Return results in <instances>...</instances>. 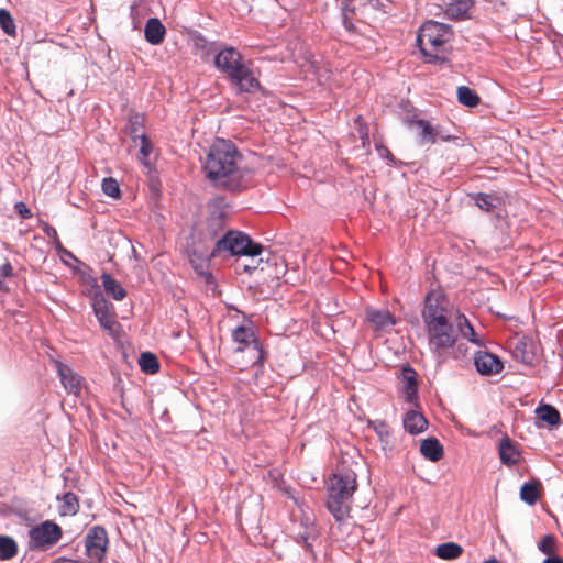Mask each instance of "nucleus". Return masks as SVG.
<instances>
[{
    "label": "nucleus",
    "mask_w": 563,
    "mask_h": 563,
    "mask_svg": "<svg viewBox=\"0 0 563 563\" xmlns=\"http://www.w3.org/2000/svg\"><path fill=\"white\" fill-rule=\"evenodd\" d=\"M420 452L427 460L438 462L443 457V446L437 438H428L421 441Z\"/></svg>",
    "instance_id": "nucleus-21"
},
{
    "label": "nucleus",
    "mask_w": 563,
    "mask_h": 563,
    "mask_svg": "<svg viewBox=\"0 0 563 563\" xmlns=\"http://www.w3.org/2000/svg\"><path fill=\"white\" fill-rule=\"evenodd\" d=\"M474 363L476 369L482 375L498 374L504 368L501 361L496 355L488 352H479L475 356Z\"/></svg>",
    "instance_id": "nucleus-12"
},
{
    "label": "nucleus",
    "mask_w": 563,
    "mask_h": 563,
    "mask_svg": "<svg viewBox=\"0 0 563 563\" xmlns=\"http://www.w3.org/2000/svg\"><path fill=\"white\" fill-rule=\"evenodd\" d=\"M301 514L298 517L297 515H294V519H297V529H303L308 527V522L316 523L314 517L312 514L305 512L303 510H300Z\"/></svg>",
    "instance_id": "nucleus-39"
},
{
    "label": "nucleus",
    "mask_w": 563,
    "mask_h": 563,
    "mask_svg": "<svg viewBox=\"0 0 563 563\" xmlns=\"http://www.w3.org/2000/svg\"><path fill=\"white\" fill-rule=\"evenodd\" d=\"M57 372L64 388L75 396H78L82 388V378L69 366L57 362Z\"/></svg>",
    "instance_id": "nucleus-11"
},
{
    "label": "nucleus",
    "mask_w": 563,
    "mask_h": 563,
    "mask_svg": "<svg viewBox=\"0 0 563 563\" xmlns=\"http://www.w3.org/2000/svg\"><path fill=\"white\" fill-rule=\"evenodd\" d=\"M462 553V547L454 542L442 543L438 545L435 549V554L443 560H455Z\"/></svg>",
    "instance_id": "nucleus-25"
},
{
    "label": "nucleus",
    "mask_w": 563,
    "mask_h": 563,
    "mask_svg": "<svg viewBox=\"0 0 563 563\" xmlns=\"http://www.w3.org/2000/svg\"><path fill=\"white\" fill-rule=\"evenodd\" d=\"M538 549L547 554L551 555L556 551V540L552 534L544 536L541 541L538 543Z\"/></svg>",
    "instance_id": "nucleus-37"
},
{
    "label": "nucleus",
    "mask_w": 563,
    "mask_h": 563,
    "mask_svg": "<svg viewBox=\"0 0 563 563\" xmlns=\"http://www.w3.org/2000/svg\"><path fill=\"white\" fill-rule=\"evenodd\" d=\"M139 365L142 372L146 374H155L159 369L158 360L156 355L151 352H144L140 355Z\"/></svg>",
    "instance_id": "nucleus-29"
},
{
    "label": "nucleus",
    "mask_w": 563,
    "mask_h": 563,
    "mask_svg": "<svg viewBox=\"0 0 563 563\" xmlns=\"http://www.w3.org/2000/svg\"><path fill=\"white\" fill-rule=\"evenodd\" d=\"M484 563H499L496 559H489L485 561Z\"/></svg>",
    "instance_id": "nucleus-46"
},
{
    "label": "nucleus",
    "mask_w": 563,
    "mask_h": 563,
    "mask_svg": "<svg viewBox=\"0 0 563 563\" xmlns=\"http://www.w3.org/2000/svg\"><path fill=\"white\" fill-rule=\"evenodd\" d=\"M211 250L212 249L205 246L202 249L192 247L188 251L190 264L200 275L207 272L209 260L217 256L211 254Z\"/></svg>",
    "instance_id": "nucleus-16"
},
{
    "label": "nucleus",
    "mask_w": 563,
    "mask_h": 563,
    "mask_svg": "<svg viewBox=\"0 0 563 563\" xmlns=\"http://www.w3.org/2000/svg\"><path fill=\"white\" fill-rule=\"evenodd\" d=\"M537 417L553 427L556 426L560 421L559 411L551 405H540L536 409Z\"/></svg>",
    "instance_id": "nucleus-26"
},
{
    "label": "nucleus",
    "mask_w": 563,
    "mask_h": 563,
    "mask_svg": "<svg viewBox=\"0 0 563 563\" xmlns=\"http://www.w3.org/2000/svg\"><path fill=\"white\" fill-rule=\"evenodd\" d=\"M402 376L405 380L404 387L417 388V373L412 368H405L402 371Z\"/></svg>",
    "instance_id": "nucleus-40"
},
{
    "label": "nucleus",
    "mask_w": 563,
    "mask_h": 563,
    "mask_svg": "<svg viewBox=\"0 0 563 563\" xmlns=\"http://www.w3.org/2000/svg\"><path fill=\"white\" fill-rule=\"evenodd\" d=\"M422 319L428 346L438 365H442L450 357L466 354L467 349L464 344H457L459 333L471 343L477 346L483 345V341L477 336L468 319L455 311L449 299L440 291H431L427 295Z\"/></svg>",
    "instance_id": "nucleus-1"
},
{
    "label": "nucleus",
    "mask_w": 563,
    "mask_h": 563,
    "mask_svg": "<svg viewBox=\"0 0 563 563\" xmlns=\"http://www.w3.org/2000/svg\"><path fill=\"white\" fill-rule=\"evenodd\" d=\"M404 428L411 434H418L427 429L428 421L424 416L416 410L409 409L402 419Z\"/></svg>",
    "instance_id": "nucleus-17"
},
{
    "label": "nucleus",
    "mask_w": 563,
    "mask_h": 563,
    "mask_svg": "<svg viewBox=\"0 0 563 563\" xmlns=\"http://www.w3.org/2000/svg\"><path fill=\"white\" fill-rule=\"evenodd\" d=\"M499 457L506 465H515L520 460L518 446L508 438L504 437L499 443Z\"/></svg>",
    "instance_id": "nucleus-20"
},
{
    "label": "nucleus",
    "mask_w": 563,
    "mask_h": 563,
    "mask_svg": "<svg viewBox=\"0 0 563 563\" xmlns=\"http://www.w3.org/2000/svg\"><path fill=\"white\" fill-rule=\"evenodd\" d=\"M244 65L241 54L234 47H225L214 56L216 68L230 79L241 73Z\"/></svg>",
    "instance_id": "nucleus-9"
},
{
    "label": "nucleus",
    "mask_w": 563,
    "mask_h": 563,
    "mask_svg": "<svg viewBox=\"0 0 563 563\" xmlns=\"http://www.w3.org/2000/svg\"><path fill=\"white\" fill-rule=\"evenodd\" d=\"M143 123L144 118L141 114L132 115L129 121L128 133L134 143H137L139 139L146 136L143 131Z\"/></svg>",
    "instance_id": "nucleus-30"
},
{
    "label": "nucleus",
    "mask_w": 563,
    "mask_h": 563,
    "mask_svg": "<svg viewBox=\"0 0 563 563\" xmlns=\"http://www.w3.org/2000/svg\"><path fill=\"white\" fill-rule=\"evenodd\" d=\"M366 319L375 330H384L395 324V319L387 309L369 308L366 310Z\"/></svg>",
    "instance_id": "nucleus-19"
},
{
    "label": "nucleus",
    "mask_w": 563,
    "mask_h": 563,
    "mask_svg": "<svg viewBox=\"0 0 563 563\" xmlns=\"http://www.w3.org/2000/svg\"><path fill=\"white\" fill-rule=\"evenodd\" d=\"M92 307L100 325L112 332L117 322L113 313L110 311L108 301L102 297L95 298Z\"/></svg>",
    "instance_id": "nucleus-14"
},
{
    "label": "nucleus",
    "mask_w": 563,
    "mask_h": 563,
    "mask_svg": "<svg viewBox=\"0 0 563 563\" xmlns=\"http://www.w3.org/2000/svg\"><path fill=\"white\" fill-rule=\"evenodd\" d=\"M78 510L79 501L77 496L71 492L65 493L60 498L59 514L62 516H74Z\"/></svg>",
    "instance_id": "nucleus-24"
},
{
    "label": "nucleus",
    "mask_w": 563,
    "mask_h": 563,
    "mask_svg": "<svg viewBox=\"0 0 563 563\" xmlns=\"http://www.w3.org/2000/svg\"><path fill=\"white\" fill-rule=\"evenodd\" d=\"M232 339L236 344L235 352L249 351L251 353L249 361L252 365H262L264 363L265 352L251 327H236L232 331Z\"/></svg>",
    "instance_id": "nucleus-6"
},
{
    "label": "nucleus",
    "mask_w": 563,
    "mask_h": 563,
    "mask_svg": "<svg viewBox=\"0 0 563 563\" xmlns=\"http://www.w3.org/2000/svg\"><path fill=\"white\" fill-rule=\"evenodd\" d=\"M208 230L212 238L221 231L225 224V212L223 210L214 211L208 218Z\"/></svg>",
    "instance_id": "nucleus-33"
},
{
    "label": "nucleus",
    "mask_w": 563,
    "mask_h": 563,
    "mask_svg": "<svg viewBox=\"0 0 563 563\" xmlns=\"http://www.w3.org/2000/svg\"><path fill=\"white\" fill-rule=\"evenodd\" d=\"M244 269H245V271H250V269H251V267H250L249 265H245V266H244Z\"/></svg>",
    "instance_id": "nucleus-47"
},
{
    "label": "nucleus",
    "mask_w": 563,
    "mask_h": 563,
    "mask_svg": "<svg viewBox=\"0 0 563 563\" xmlns=\"http://www.w3.org/2000/svg\"><path fill=\"white\" fill-rule=\"evenodd\" d=\"M307 525L308 527L303 529H297V519H294L291 537L296 543L303 547L313 561H317L313 542L320 538V529L316 523L308 522Z\"/></svg>",
    "instance_id": "nucleus-10"
},
{
    "label": "nucleus",
    "mask_w": 563,
    "mask_h": 563,
    "mask_svg": "<svg viewBox=\"0 0 563 563\" xmlns=\"http://www.w3.org/2000/svg\"><path fill=\"white\" fill-rule=\"evenodd\" d=\"M102 285L106 292L115 300H122L126 296L124 288L111 277L110 274L103 273L101 275Z\"/></svg>",
    "instance_id": "nucleus-22"
},
{
    "label": "nucleus",
    "mask_w": 563,
    "mask_h": 563,
    "mask_svg": "<svg viewBox=\"0 0 563 563\" xmlns=\"http://www.w3.org/2000/svg\"><path fill=\"white\" fill-rule=\"evenodd\" d=\"M166 34L164 24L157 18H151L147 20L144 27L145 40L152 45L161 44Z\"/></svg>",
    "instance_id": "nucleus-18"
},
{
    "label": "nucleus",
    "mask_w": 563,
    "mask_h": 563,
    "mask_svg": "<svg viewBox=\"0 0 563 563\" xmlns=\"http://www.w3.org/2000/svg\"><path fill=\"white\" fill-rule=\"evenodd\" d=\"M230 80L241 92H255L260 88L258 80L246 65L241 68V73L234 75Z\"/></svg>",
    "instance_id": "nucleus-15"
},
{
    "label": "nucleus",
    "mask_w": 563,
    "mask_h": 563,
    "mask_svg": "<svg viewBox=\"0 0 563 563\" xmlns=\"http://www.w3.org/2000/svg\"><path fill=\"white\" fill-rule=\"evenodd\" d=\"M356 476L353 472L333 474L329 479L327 508L339 522L350 516L351 499L356 490Z\"/></svg>",
    "instance_id": "nucleus-3"
},
{
    "label": "nucleus",
    "mask_w": 563,
    "mask_h": 563,
    "mask_svg": "<svg viewBox=\"0 0 563 563\" xmlns=\"http://www.w3.org/2000/svg\"><path fill=\"white\" fill-rule=\"evenodd\" d=\"M101 187L103 194L111 198H119L121 196L119 183L112 177L103 178Z\"/></svg>",
    "instance_id": "nucleus-34"
},
{
    "label": "nucleus",
    "mask_w": 563,
    "mask_h": 563,
    "mask_svg": "<svg viewBox=\"0 0 563 563\" xmlns=\"http://www.w3.org/2000/svg\"><path fill=\"white\" fill-rule=\"evenodd\" d=\"M0 26L8 35H13L15 33L14 21L11 14L4 9H0Z\"/></svg>",
    "instance_id": "nucleus-36"
},
{
    "label": "nucleus",
    "mask_w": 563,
    "mask_h": 563,
    "mask_svg": "<svg viewBox=\"0 0 563 563\" xmlns=\"http://www.w3.org/2000/svg\"><path fill=\"white\" fill-rule=\"evenodd\" d=\"M451 37L449 25L428 21L421 27L417 36V42L422 54L429 58V62H443L444 45Z\"/></svg>",
    "instance_id": "nucleus-4"
},
{
    "label": "nucleus",
    "mask_w": 563,
    "mask_h": 563,
    "mask_svg": "<svg viewBox=\"0 0 563 563\" xmlns=\"http://www.w3.org/2000/svg\"><path fill=\"white\" fill-rule=\"evenodd\" d=\"M373 428L382 441L388 442V439L390 437V429L385 421L373 422Z\"/></svg>",
    "instance_id": "nucleus-38"
},
{
    "label": "nucleus",
    "mask_w": 563,
    "mask_h": 563,
    "mask_svg": "<svg viewBox=\"0 0 563 563\" xmlns=\"http://www.w3.org/2000/svg\"><path fill=\"white\" fill-rule=\"evenodd\" d=\"M457 100L463 106L473 108L479 103L478 95L466 86H461L457 88Z\"/></svg>",
    "instance_id": "nucleus-31"
},
{
    "label": "nucleus",
    "mask_w": 563,
    "mask_h": 563,
    "mask_svg": "<svg viewBox=\"0 0 563 563\" xmlns=\"http://www.w3.org/2000/svg\"><path fill=\"white\" fill-rule=\"evenodd\" d=\"M541 483L539 481L527 482L521 486L520 498L526 504L532 506L540 497Z\"/></svg>",
    "instance_id": "nucleus-23"
},
{
    "label": "nucleus",
    "mask_w": 563,
    "mask_h": 563,
    "mask_svg": "<svg viewBox=\"0 0 563 563\" xmlns=\"http://www.w3.org/2000/svg\"><path fill=\"white\" fill-rule=\"evenodd\" d=\"M417 125L421 129V143H435L439 134V126H432L426 120H418Z\"/></svg>",
    "instance_id": "nucleus-32"
},
{
    "label": "nucleus",
    "mask_w": 563,
    "mask_h": 563,
    "mask_svg": "<svg viewBox=\"0 0 563 563\" xmlns=\"http://www.w3.org/2000/svg\"><path fill=\"white\" fill-rule=\"evenodd\" d=\"M376 148L380 157L394 161V157L387 147H385L384 145H376Z\"/></svg>",
    "instance_id": "nucleus-43"
},
{
    "label": "nucleus",
    "mask_w": 563,
    "mask_h": 563,
    "mask_svg": "<svg viewBox=\"0 0 563 563\" xmlns=\"http://www.w3.org/2000/svg\"><path fill=\"white\" fill-rule=\"evenodd\" d=\"M542 563H563V559L558 555H553L547 558Z\"/></svg>",
    "instance_id": "nucleus-44"
},
{
    "label": "nucleus",
    "mask_w": 563,
    "mask_h": 563,
    "mask_svg": "<svg viewBox=\"0 0 563 563\" xmlns=\"http://www.w3.org/2000/svg\"><path fill=\"white\" fill-rule=\"evenodd\" d=\"M435 5L444 10L448 18L457 20L466 15L472 0H438Z\"/></svg>",
    "instance_id": "nucleus-13"
},
{
    "label": "nucleus",
    "mask_w": 563,
    "mask_h": 563,
    "mask_svg": "<svg viewBox=\"0 0 563 563\" xmlns=\"http://www.w3.org/2000/svg\"><path fill=\"white\" fill-rule=\"evenodd\" d=\"M404 398L405 400L412 405L415 404L416 405V400H417V388H412V387H404Z\"/></svg>",
    "instance_id": "nucleus-41"
},
{
    "label": "nucleus",
    "mask_w": 563,
    "mask_h": 563,
    "mask_svg": "<svg viewBox=\"0 0 563 563\" xmlns=\"http://www.w3.org/2000/svg\"><path fill=\"white\" fill-rule=\"evenodd\" d=\"M16 553L18 544L15 540L9 536H0V560H11Z\"/></svg>",
    "instance_id": "nucleus-27"
},
{
    "label": "nucleus",
    "mask_w": 563,
    "mask_h": 563,
    "mask_svg": "<svg viewBox=\"0 0 563 563\" xmlns=\"http://www.w3.org/2000/svg\"><path fill=\"white\" fill-rule=\"evenodd\" d=\"M263 246L254 243L249 235L239 231H228L219 239L211 250L212 255H221L227 253L232 256L244 255L254 257L260 255Z\"/></svg>",
    "instance_id": "nucleus-5"
},
{
    "label": "nucleus",
    "mask_w": 563,
    "mask_h": 563,
    "mask_svg": "<svg viewBox=\"0 0 563 563\" xmlns=\"http://www.w3.org/2000/svg\"><path fill=\"white\" fill-rule=\"evenodd\" d=\"M241 161L242 156L232 142L218 140L210 146L202 167L206 177L217 187L240 191L245 187Z\"/></svg>",
    "instance_id": "nucleus-2"
},
{
    "label": "nucleus",
    "mask_w": 563,
    "mask_h": 563,
    "mask_svg": "<svg viewBox=\"0 0 563 563\" xmlns=\"http://www.w3.org/2000/svg\"><path fill=\"white\" fill-rule=\"evenodd\" d=\"M475 205L483 211L493 212L498 205L500 199L497 196L479 192L475 197Z\"/></svg>",
    "instance_id": "nucleus-28"
},
{
    "label": "nucleus",
    "mask_w": 563,
    "mask_h": 563,
    "mask_svg": "<svg viewBox=\"0 0 563 563\" xmlns=\"http://www.w3.org/2000/svg\"><path fill=\"white\" fill-rule=\"evenodd\" d=\"M135 145H140V156H139L140 162L142 164H144L145 166H147L148 158H150V155L153 150L151 141L148 140L147 136H144L142 139H139L137 143H135Z\"/></svg>",
    "instance_id": "nucleus-35"
},
{
    "label": "nucleus",
    "mask_w": 563,
    "mask_h": 563,
    "mask_svg": "<svg viewBox=\"0 0 563 563\" xmlns=\"http://www.w3.org/2000/svg\"><path fill=\"white\" fill-rule=\"evenodd\" d=\"M449 141L450 140V135L446 134V133H443L440 129H439V134L437 135V141Z\"/></svg>",
    "instance_id": "nucleus-45"
},
{
    "label": "nucleus",
    "mask_w": 563,
    "mask_h": 563,
    "mask_svg": "<svg viewBox=\"0 0 563 563\" xmlns=\"http://www.w3.org/2000/svg\"><path fill=\"white\" fill-rule=\"evenodd\" d=\"M16 212L24 219L31 218L32 213L24 202L15 203Z\"/></svg>",
    "instance_id": "nucleus-42"
},
{
    "label": "nucleus",
    "mask_w": 563,
    "mask_h": 563,
    "mask_svg": "<svg viewBox=\"0 0 563 563\" xmlns=\"http://www.w3.org/2000/svg\"><path fill=\"white\" fill-rule=\"evenodd\" d=\"M29 536L31 548L46 550L62 539L63 530L54 521L46 520L31 528Z\"/></svg>",
    "instance_id": "nucleus-7"
},
{
    "label": "nucleus",
    "mask_w": 563,
    "mask_h": 563,
    "mask_svg": "<svg viewBox=\"0 0 563 563\" xmlns=\"http://www.w3.org/2000/svg\"><path fill=\"white\" fill-rule=\"evenodd\" d=\"M86 552L89 558L101 562L107 552L108 533L103 527H92L85 538Z\"/></svg>",
    "instance_id": "nucleus-8"
}]
</instances>
